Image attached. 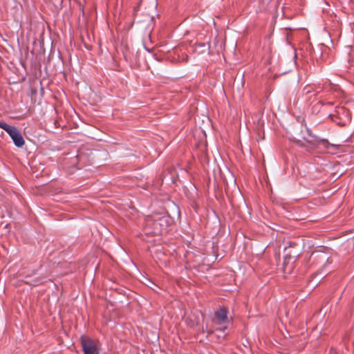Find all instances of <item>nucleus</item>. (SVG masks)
Instances as JSON below:
<instances>
[{
  "label": "nucleus",
  "mask_w": 354,
  "mask_h": 354,
  "mask_svg": "<svg viewBox=\"0 0 354 354\" xmlns=\"http://www.w3.org/2000/svg\"><path fill=\"white\" fill-rule=\"evenodd\" d=\"M77 158H78V156H74L73 158H72V160H72V162H73V164H75V163L77 162Z\"/></svg>",
  "instance_id": "obj_15"
},
{
  "label": "nucleus",
  "mask_w": 354,
  "mask_h": 354,
  "mask_svg": "<svg viewBox=\"0 0 354 354\" xmlns=\"http://www.w3.org/2000/svg\"><path fill=\"white\" fill-rule=\"evenodd\" d=\"M315 141L317 142L318 144L322 145L325 149H329L330 147H335L336 145L330 144L328 140L324 139V138H319L318 137H316L315 139Z\"/></svg>",
  "instance_id": "obj_10"
},
{
  "label": "nucleus",
  "mask_w": 354,
  "mask_h": 354,
  "mask_svg": "<svg viewBox=\"0 0 354 354\" xmlns=\"http://www.w3.org/2000/svg\"><path fill=\"white\" fill-rule=\"evenodd\" d=\"M317 104H319L322 106H324V105H333V103L332 102H325L323 100H322V98L318 100Z\"/></svg>",
  "instance_id": "obj_12"
},
{
  "label": "nucleus",
  "mask_w": 354,
  "mask_h": 354,
  "mask_svg": "<svg viewBox=\"0 0 354 354\" xmlns=\"http://www.w3.org/2000/svg\"><path fill=\"white\" fill-rule=\"evenodd\" d=\"M194 45H195L196 47L198 46L200 48H206L205 43H196Z\"/></svg>",
  "instance_id": "obj_14"
},
{
  "label": "nucleus",
  "mask_w": 354,
  "mask_h": 354,
  "mask_svg": "<svg viewBox=\"0 0 354 354\" xmlns=\"http://www.w3.org/2000/svg\"><path fill=\"white\" fill-rule=\"evenodd\" d=\"M318 258L319 259H321L322 261H326V262H328V258L326 257V255L324 253H321V254H318Z\"/></svg>",
  "instance_id": "obj_11"
},
{
  "label": "nucleus",
  "mask_w": 354,
  "mask_h": 354,
  "mask_svg": "<svg viewBox=\"0 0 354 354\" xmlns=\"http://www.w3.org/2000/svg\"><path fill=\"white\" fill-rule=\"evenodd\" d=\"M284 253L287 256L292 257V254H297V257L301 254V250L299 245L295 242H290L288 247L284 248Z\"/></svg>",
  "instance_id": "obj_7"
},
{
  "label": "nucleus",
  "mask_w": 354,
  "mask_h": 354,
  "mask_svg": "<svg viewBox=\"0 0 354 354\" xmlns=\"http://www.w3.org/2000/svg\"><path fill=\"white\" fill-rule=\"evenodd\" d=\"M80 343L84 354H99L98 348L95 342L86 335L80 337Z\"/></svg>",
  "instance_id": "obj_5"
},
{
  "label": "nucleus",
  "mask_w": 354,
  "mask_h": 354,
  "mask_svg": "<svg viewBox=\"0 0 354 354\" xmlns=\"http://www.w3.org/2000/svg\"><path fill=\"white\" fill-rule=\"evenodd\" d=\"M227 309L225 307H221L215 312L214 315L218 322L224 323L227 322Z\"/></svg>",
  "instance_id": "obj_8"
},
{
  "label": "nucleus",
  "mask_w": 354,
  "mask_h": 354,
  "mask_svg": "<svg viewBox=\"0 0 354 354\" xmlns=\"http://www.w3.org/2000/svg\"><path fill=\"white\" fill-rule=\"evenodd\" d=\"M302 96L306 101L321 99L325 96L324 86L321 84H307L302 90Z\"/></svg>",
  "instance_id": "obj_2"
},
{
  "label": "nucleus",
  "mask_w": 354,
  "mask_h": 354,
  "mask_svg": "<svg viewBox=\"0 0 354 354\" xmlns=\"http://www.w3.org/2000/svg\"><path fill=\"white\" fill-rule=\"evenodd\" d=\"M37 94V88L31 87L30 88V95L32 100L33 99L34 96Z\"/></svg>",
  "instance_id": "obj_13"
},
{
  "label": "nucleus",
  "mask_w": 354,
  "mask_h": 354,
  "mask_svg": "<svg viewBox=\"0 0 354 354\" xmlns=\"http://www.w3.org/2000/svg\"><path fill=\"white\" fill-rule=\"evenodd\" d=\"M30 275H26V277H25L26 280H24V283L26 284H28V285L33 286H37L41 284V283H42L41 279L40 277H37L32 280H30Z\"/></svg>",
  "instance_id": "obj_9"
},
{
  "label": "nucleus",
  "mask_w": 354,
  "mask_h": 354,
  "mask_svg": "<svg viewBox=\"0 0 354 354\" xmlns=\"http://www.w3.org/2000/svg\"><path fill=\"white\" fill-rule=\"evenodd\" d=\"M0 128L3 129L8 133L17 147L21 148L24 145V139L21 133L15 127L10 126L4 122L0 121Z\"/></svg>",
  "instance_id": "obj_3"
},
{
  "label": "nucleus",
  "mask_w": 354,
  "mask_h": 354,
  "mask_svg": "<svg viewBox=\"0 0 354 354\" xmlns=\"http://www.w3.org/2000/svg\"><path fill=\"white\" fill-rule=\"evenodd\" d=\"M292 257L287 256L284 253L283 261V270L285 273H291L294 268V263L297 259V254H292Z\"/></svg>",
  "instance_id": "obj_6"
},
{
  "label": "nucleus",
  "mask_w": 354,
  "mask_h": 354,
  "mask_svg": "<svg viewBox=\"0 0 354 354\" xmlns=\"http://www.w3.org/2000/svg\"><path fill=\"white\" fill-rule=\"evenodd\" d=\"M41 93H44V88H41Z\"/></svg>",
  "instance_id": "obj_16"
},
{
  "label": "nucleus",
  "mask_w": 354,
  "mask_h": 354,
  "mask_svg": "<svg viewBox=\"0 0 354 354\" xmlns=\"http://www.w3.org/2000/svg\"><path fill=\"white\" fill-rule=\"evenodd\" d=\"M329 118L340 127H344L351 122V115L348 109L344 106H337L333 113L329 114Z\"/></svg>",
  "instance_id": "obj_1"
},
{
  "label": "nucleus",
  "mask_w": 354,
  "mask_h": 354,
  "mask_svg": "<svg viewBox=\"0 0 354 354\" xmlns=\"http://www.w3.org/2000/svg\"><path fill=\"white\" fill-rule=\"evenodd\" d=\"M165 218H159L158 220L153 219L151 217L148 216L145 220V228L148 233L153 234L154 235L161 234L163 232V223H165Z\"/></svg>",
  "instance_id": "obj_4"
}]
</instances>
